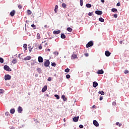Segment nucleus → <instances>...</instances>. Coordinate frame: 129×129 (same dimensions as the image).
<instances>
[{
    "instance_id": "nucleus-1",
    "label": "nucleus",
    "mask_w": 129,
    "mask_h": 129,
    "mask_svg": "<svg viewBox=\"0 0 129 129\" xmlns=\"http://www.w3.org/2000/svg\"><path fill=\"white\" fill-rule=\"evenodd\" d=\"M4 70H6V71H8V72H11L12 71V69L10 68V67L7 65H5L4 67Z\"/></svg>"
},
{
    "instance_id": "nucleus-2",
    "label": "nucleus",
    "mask_w": 129,
    "mask_h": 129,
    "mask_svg": "<svg viewBox=\"0 0 129 129\" xmlns=\"http://www.w3.org/2000/svg\"><path fill=\"white\" fill-rule=\"evenodd\" d=\"M93 46V41H90L86 44V48H89V47H92Z\"/></svg>"
},
{
    "instance_id": "nucleus-3",
    "label": "nucleus",
    "mask_w": 129,
    "mask_h": 129,
    "mask_svg": "<svg viewBox=\"0 0 129 129\" xmlns=\"http://www.w3.org/2000/svg\"><path fill=\"white\" fill-rule=\"evenodd\" d=\"M12 78V76H11V75H5V80H6L7 81V80H11Z\"/></svg>"
},
{
    "instance_id": "nucleus-4",
    "label": "nucleus",
    "mask_w": 129,
    "mask_h": 129,
    "mask_svg": "<svg viewBox=\"0 0 129 129\" xmlns=\"http://www.w3.org/2000/svg\"><path fill=\"white\" fill-rule=\"evenodd\" d=\"M44 65L45 67H49V66L50 65V61L49 60V59L46 60L44 62Z\"/></svg>"
},
{
    "instance_id": "nucleus-5",
    "label": "nucleus",
    "mask_w": 129,
    "mask_h": 129,
    "mask_svg": "<svg viewBox=\"0 0 129 129\" xmlns=\"http://www.w3.org/2000/svg\"><path fill=\"white\" fill-rule=\"evenodd\" d=\"M93 122L95 126H96V127L99 126V123H98V122H97L96 120H94Z\"/></svg>"
},
{
    "instance_id": "nucleus-6",
    "label": "nucleus",
    "mask_w": 129,
    "mask_h": 129,
    "mask_svg": "<svg viewBox=\"0 0 129 129\" xmlns=\"http://www.w3.org/2000/svg\"><path fill=\"white\" fill-rule=\"evenodd\" d=\"M93 87H94V88H96V87L98 86V83L95 81L93 82Z\"/></svg>"
},
{
    "instance_id": "nucleus-7",
    "label": "nucleus",
    "mask_w": 129,
    "mask_h": 129,
    "mask_svg": "<svg viewBox=\"0 0 129 129\" xmlns=\"http://www.w3.org/2000/svg\"><path fill=\"white\" fill-rule=\"evenodd\" d=\"M95 13L96 15H98V16L102 15V12L101 11H96Z\"/></svg>"
},
{
    "instance_id": "nucleus-8",
    "label": "nucleus",
    "mask_w": 129,
    "mask_h": 129,
    "mask_svg": "<svg viewBox=\"0 0 129 129\" xmlns=\"http://www.w3.org/2000/svg\"><path fill=\"white\" fill-rule=\"evenodd\" d=\"M18 111L19 113H22V111H23V108H22V107L19 106V107L18 108Z\"/></svg>"
},
{
    "instance_id": "nucleus-9",
    "label": "nucleus",
    "mask_w": 129,
    "mask_h": 129,
    "mask_svg": "<svg viewBox=\"0 0 129 129\" xmlns=\"http://www.w3.org/2000/svg\"><path fill=\"white\" fill-rule=\"evenodd\" d=\"M78 119H79V116H78L77 117H74L73 118V121L75 122H77V121H78Z\"/></svg>"
},
{
    "instance_id": "nucleus-10",
    "label": "nucleus",
    "mask_w": 129,
    "mask_h": 129,
    "mask_svg": "<svg viewBox=\"0 0 129 129\" xmlns=\"http://www.w3.org/2000/svg\"><path fill=\"white\" fill-rule=\"evenodd\" d=\"M104 73V71H103V70H99L97 72V74H103Z\"/></svg>"
},
{
    "instance_id": "nucleus-11",
    "label": "nucleus",
    "mask_w": 129,
    "mask_h": 129,
    "mask_svg": "<svg viewBox=\"0 0 129 129\" xmlns=\"http://www.w3.org/2000/svg\"><path fill=\"white\" fill-rule=\"evenodd\" d=\"M110 54H111V53H110L109 51L107 50L105 52V55L106 56V57H109Z\"/></svg>"
},
{
    "instance_id": "nucleus-12",
    "label": "nucleus",
    "mask_w": 129,
    "mask_h": 129,
    "mask_svg": "<svg viewBox=\"0 0 129 129\" xmlns=\"http://www.w3.org/2000/svg\"><path fill=\"white\" fill-rule=\"evenodd\" d=\"M60 33H61V31L60 30H55L53 31V34L54 35H58V34H60Z\"/></svg>"
},
{
    "instance_id": "nucleus-13",
    "label": "nucleus",
    "mask_w": 129,
    "mask_h": 129,
    "mask_svg": "<svg viewBox=\"0 0 129 129\" xmlns=\"http://www.w3.org/2000/svg\"><path fill=\"white\" fill-rule=\"evenodd\" d=\"M38 62L39 63L43 62V57L42 56H39L38 57Z\"/></svg>"
},
{
    "instance_id": "nucleus-14",
    "label": "nucleus",
    "mask_w": 129,
    "mask_h": 129,
    "mask_svg": "<svg viewBox=\"0 0 129 129\" xmlns=\"http://www.w3.org/2000/svg\"><path fill=\"white\" fill-rule=\"evenodd\" d=\"M31 56H27L26 57L24 58V61H27L28 60H31Z\"/></svg>"
},
{
    "instance_id": "nucleus-15",
    "label": "nucleus",
    "mask_w": 129,
    "mask_h": 129,
    "mask_svg": "<svg viewBox=\"0 0 129 129\" xmlns=\"http://www.w3.org/2000/svg\"><path fill=\"white\" fill-rule=\"evenodd\" d=\"M15 14H16V11L15 10H13L10 13V16H11V17H14V16H15Z\"/></svg>"
},
{
    "instance_id": "nucleus-16",
    "label": "nucleus",
    "mask_w": 129,
    "mask_h": 129,
    "mask_svg": "<svg viewBox=\"0 0 129 129\" xmlns=\"http://www.w3.org/2000/svg\"><path fill=\"white\" fill-rule=\"evenodd\" d=\"M47 90V85L44 86L42 89V92H45Z\"/></svg>"
},
{
    "instance_id": "nucleus-17",
    "label": "nucleus",
    "mask_w": 129,
    "mask_h": 129,
    "mask_svg": "<svg viewBox=\"0 0 129 129\" xmlns=\"http://www.w3.org/2000/svg\"><path fill=\"white\" fill-rule=\"evenodd\" d=\"M36 70H37V72H38V73L39 74H41V73H42V69L41 68H37Z\"/></svg>"
},
{
    "instance_id": "nucleus-18",
    "label": "nucleus",
    "mask_w": 129,
    "mask_h": 129,
    "mask_svg": "<svg viewBox=\"0 0 129 129\" xmlns=\"http://www.w3.org/2000/svg\"><path fill=\"white\" fill-rule=\"evenodd\" d=\"M60 38L61 39H65L66 38V35L64 33H61L60 35Z\"/></svg>"
},
{
    "instance_id": "nucleus-19",
    "label": "nucleus",
    "mask_w": 129,
    "mask_h": 129,
    "mask_svg": "<svg viewBox=\"0 0 129 129\" xmlns=\"http://www.w3.org/2000/svg\"><path fill=\"white\" fill-rule=\"evenodd\" d=\"M72 58H73V59H76L77 58V55L76 54L73 53V55H72Z\"/></svg>"
},
{
    "instance_id": "nucleus-20",
    "label": "nucleus",
    "mask_w": 129,
    "mask_h": 129,
    "mask_svg": "<svg viewBox=\"0 0 129 129\" xmlns=\"http://www.w3.org/2000/svg\"><path fill=\"white\" fill-rule=\"evenodd\" d=\"M15 111L16 110H15V108L11 109L10 110V113H11L12 114H14Z\"/></svg>"
},
{
    "instance_id": "nucleus-21",
    "label": "nucleus",
    "mask_w": 129,
    "mask_h": 129,
    "mask_svg": "<svg viewBox=\"0 0 129 129\" xmlns=\"http://www.w3.org/2000/svg\"><path fill=\"white\" fill-rule=\"evenodd\" d=\"M99 94H101V95H104L105 94V93L103 92V91H99L98 92Z\"/></svg>"
},
{
    "instance_id": "nucleus-22",
    "label": "nucleus",
    "mask_w": 129,
    "mask_h": 129,
    "mask_svg": "<svg viewBox=\"0 0 129 129\" xmlns=\"http://www.w3.org/2000/svg\"><path fill=\"white\" fill-rule=\"evenodd\" d=\"M111 12H113V13H116L117 12V9L115 8H112L111 9Z\"/></svg>"
},
{
    "instance_id": "nucleus-23",
    "label": "nucleus",
    "mask_w": 129,
    "mask_h": 129,
    "mask_svg": "<svg viewBox=\"0 0 129 129\" xmlns=\"http://www.w3.org/2000/svg\"><path fill=\"white\" fill-rule=\"evenodd\" d=\"M99 21L101 23H103L104 22V19H103V18H102V17H100L99 18Z\"/></svg>"
},
{
    "instance_id": "nucleus-24",
    "label": "nucleus",
    "mask_w": 129,
    "mask_h": 129,
    "mask_svg": "<svg viewBox=\"0 0 129 129\" xmlns=\"http://www.w3.org/2000/svg\"><path fill=\"white\" fill-rule=\"evenodd\" d=\"M86 7L87 8H91V7H92V6L90 4H87L86 5Z\"/></svg>"
},
{
    "instance_id": "nucleus-25",
    "label": "nucleus",
    "mask_w": 129,
    "mask_h": 129,
    "mask_svg": "<svg viewBox=\"0 0 129 129\" xmlns=\"http://www.w3.org/2000/svg\"><path fill=\"white\" fill-rule=\"evenodd\" d=\"M37 39L38 40H40V39H41V35H40V33H37Z\"/></svg>"
},
{
    "instance_id": "nucleus-26",
    "label": "nucleus",
    "mask_w": 129,
    "mask_h": 129,
    "mask_svg": "<svg viewBox=\"0 0 129 129\" xmlns=\"http://www.w3.org/2000/svg\"><path fill=\"white\" fill-rule=\"evenodd\" d=\"M73 30L71 27H68L67 28V31H68V32H70V33H71V32H72Z\"/></svg>"
},
{
    "instance_id": "nucleus-27",
    "label": "nucleus",
    "mask_w": 129,
    "mask_h": 129,
    "mask_svg": "<svg viewBox=\"0 0 129 129\" xmlns=\"http://www.w3.org/2000/svg\"><path fill=\"white\" fill-rule=\"evenodd\" d=\"M61 98H62V99L64 101H66L67 100V98H65V95H62Z\"/></svg>"
},
{
    "instance_id": "nucleus-28",
    "label": "nucleus",
    "mask_w": 129,
    "mask_h": 129,
    "mask_svg": "<svg viewBox=\"0 0 129 129\" xmlns=\"http://www.w3.org/2000/svg\"><path fill=\"white\" fill-rule=\"evenodd\" d=\"M54 97H56V99H60V96L58 95H54Z\"/></svg>"
},
{
    "instance_id": "nucleus-29",
    "label": "nucleus",
    "mask_w": 129,
    "mask_h": 129,
    "mask_svg": "<svg viewBox=\"0 0 129 129\" xmlns=\"http://www.w3.org/2000/svg\"><path fill=\"white\" fill-rule=\"evenodd\" d=\"M12 63L13 64H16V63H17V59H16V58L13 59V60L12 61Z\"/></svg>"
},
{
    "instance_id": "nucleus-30",
    "label": "nucleus",
    "mask_w": 129,
    "mask_h": 129,
    "mask_svg": "<svg viewBox=\"0 0 129 129\" xmlns=\"http://www.w3.org/2000/svg\"><path fill=\"white\" fill-rule=\"evenodd\" d=\"M70 71V69L69 68H67L66 70H64V72H66L67 73H68Z\"/></svg>"
},
{
    "instance_id": "nucleus-31",
    "label": "nucleus",
    "mask_w": 129,
    "mask_h": 129,
    "mask_svg": "<svg viewBox=\"0 0 129 129\" xmlns=\"http://www.w3.org/2000/svg\"><path fill=\"white\" fill-rule=\"evenodd\" d=\"M27 14H28V15H31L32 14V11H31V10H28Z\"/></svg>"
},
{
    "instance_id": "nucleus-32",
    "label": "nucleus",
    "mask_w": 129,
    "mask_h": 129,
    "mask_svg": "<svg viewBox=\"0 0 129 129\" xmlns=\"http://www.w3.org/2000/svg\"><path fill=\"white\" fill-rule=\"evenodd\" d=\"M51 66H52V67H56V63L51 62Z\"/></svg>"
},
{
    "instance_id": "nucleus-33",
    "label": "nucleus",
    "mask_w": 129,
    "mask_h": 129,
    "mask_svg": "<svg viewBox=\"0 0 129 129\" xmlns=\"http://www.w3.org/2000/svg\"><path fill=\"white\" fill-rule=\"evenodd\" d=\"M23 47L25 49V50H27V48H28L27 44H24V45H23Z\"/></svg>"
},
{
    "instance_id": "nucleus-34",
    "label": "nucleus",
    "mask_w": 129,
    "mask_h": 129,
    "mask_svg": "<svg viewBox=\"0 0 129 129\" xmlns=\"http://www.w3.org/2000/svg\"><path fill=\"white\" fill-rule=\"evenodd\" d=\"M116 125H118V126H121V123H119V122H116Z\"/></svg>"
},
{
    "instance_id": "nucleus-35",
    "label": "nucleus",
    "mask_w": 129,
    "mask_h": 129,
    "mask_svg": "<svg viewBox=\"0 0 129 129\" xmlns=\"http://www.w3.org/2000/svg\"><path fill=\"white\" fill-rule=\"evenodd\" d=\"M80 6L82 7L83 6V0H80Z\"/></svg>"
},
{
    "instance_id": "nucleus-36",
    "label": "nucleus",
    "mask_w": 129,
    "mask_h": 129,
    "mask_svg": "<svg viewBox=\"0 0 129 129\" xmlns=\"http://www.w3.org/2000/svg\"><path fill=\"white\" fill-rule=\"evenodd\" d=\"M62 8L65 9V8H66V4L65 3H62Z\"/></svg>"
},
{
    "instance_id": "nucleus-37",
    "label": "nucleus",
    "mask_w": 129,
    "mask_h": 129,
    "mask_svg": "<svg viewBox=\"0 0 129 129\" xmlns=\"http://www.w3.org/2000/svg\"><path fill=\"white\" fill-rule=\"evenodd\" d=\"M4 62V58L0 57V63H3Z\"/></svg>"
},
{
    "instance_id": "nucleus-38",
    "label": "nucleus",
    "mask_w": 129,
    "mask_h": 129,
    "mask_svg": "<svg viewBox=\"0 0 129 129\" xmlns=\"http://www.w3.org/2000/svg\"><path fill=\"white\" fill-rule=\"evenodd\" d=\"M5 92V91L3 89H0V94H3Z\"/></svg>"
},
{
    "instance_id": "nucleus-39",
    "label": "nucleus",
    "mask_w": 129,
    "mask_h": 129,
    "mask_svg": "<svg viewBox=\"0 0 129 129\" xmlns=\"http://www.w3.org/2000/svg\"><path fill=\"white\" fill-rule=\"evenodd\" d=\"M31 27L32 28H34V29H36V25H35L34 24H32Z\"/></svg>"
},
{
    "instance_id": "nucleus-40",
    "label": "nucleus",
    "mask_w": 129,
    "mask_h": 129,
    "mask_svg": "<svg viewBox=\"0 0 129 129\" xmlns=\"http://www.w3.org/2000/svg\"><path fill=\"white\" fill-rule=\"evenodd\" d=\"M71 76H70V75H66V78L67 79H69V78H70Z\"/></svg>"
},
{
    "instance_id": "nucleus-41",
    "label": "nucleus",
    "mask_w": 129,
    "mask_h": 129,
    "mask_svg": "<svg viewBox=\"0 0 129 129\" xmlns=\"http://www.w3.org/2000/svg\"><path fill=\"white\" fill-rule=\"evenodd\" d=\"M53 54H54V55H58L59 54V53L57 52V51H54V52H53Z\"/></svg>"
},
{
    "instance_id": "nucleus-42",
    "label": "nucleus",
    "mask_w": 129,
    "mask_h": 129,
    "mask_svg": "<svg viewBox=\"0 0 129 129\" xmlns=\"http://www.w3.org/2000/svg\"><path fill=\"white\" fill-rule=\"evenodd\" d=\"M92 14H93L92 12H89L88 13V16H89V17H91V16H92Z\"/></svg>"
},
{
    "instance_id": "nucleus-43",
    "label": "nucleus",
    "mask_w": 129,
    "mask_h": 129,
    "mask_svg": "<svg viewBox=\"0 0 129 129\" xmlns=\"http://www.w3.org/2000/svg\"><path fill=\"white\" fill-rule=\"evenodd\" d=\"M128 70H125L124 71V74H128Z\"/></svg>"
},
{
    "instance_id": "nucleus-44",
    "label": "nucleus",
    "mask_w": 129,
    "mask_h": 129,
    "mask_svg": "<svg viewBox=\"0 0 129 129\" xmlns=\"http://www.w3.org/2000/svg\"><path fill=\"white\" fill-rule=\"evenodd\" d=\"M10 115V113L9 112H6L5 113V115H7V116Z\"/></svg>"
},
{
    "instance_id": "nucleus-45",
    "label": "nucleus",
    "mask_w": 129,
    "mask_h": 129,
    "mask_svg": "<svg viewBox=\"0 0 129 129\" xmlns=\"http://www.w3.org/2000/svg\"><path fill=\"white\" fill-rule=\"evenodd\" d=\"M18 8H19V9H20V10H21L23 7H22L21 5H19L18 6Z\"/></svg>"
},
{
    "instance_id": "nucleus-46",
    "label": "nucleus",
    "mask_w": 129,
    "mask_h": 129,
    "mask_svg": "<svg viewBox=\"0 0 129 129\" xmlns=\"http://www.w3.org/2000/svg\"><path fill=\"white\" fill-rule=\"evenodd\" d=\"M79 127H80V128H83V127H84L83 125L80 124L79 125Z\"/></svg>"
},
{
    "instance_id": "nucleus-47",
    "label": "nucleus",
    "mask_w": 129,
    "mask_h": 129,
    "mask_svg": "<svg viewBox=\"0 0 129 129\" xmlns=\"http://www.w3.org/2000/svg\"><path fill=\"white\" fill-rule=\"evenodd\" d=\"M47 80L48 81H51L52 80V78H51V77H49L48 78Z\"/></svg>"
},
{
    "instance_id": "nucleus-48",
    "label": "nucleus",
    "mask_w": 129,
    "mask_h": 129,
    "mask_svg": "<svg viewBox=\"0 0 129 129\" xmlns=\"http://www.w3.org/2000/svg\"><path fill=\"white\" fill-rule=\"evenodd\" d=\"M38 49H39V50H41L42 49V45H39Z\"/></svg>"
},
{
    "instance_id": "nucleus-49",
    "label": "nucleus",
    "mask_w": 129,
    "mask_h": 129,
    "mask_svg": "<svg viewBox=\"0 0 129 129\" xmlns=\"http://www.w3.org/2000/svg\"><path fill=\"white\" fill-rule=\"evenodd\" d=\"M113 17L115 18H117V14H114Z\"/></svg>"
},
{
    "instance_id": "nucleus-50",
    "label": "nucleus",
    "mask_w": 129,
    "mask_h": 129,
    "mask_svg": "<svg viewBox=\"0 0 129 129\" xmlns=\"http://www.w3.org/2000/svg\"><path fill=\"white\" fill-rule=\"evenodd\" d=\"M99 99H100V101L102 100V99H103V96H100Z\"/></svg>"
},
{
    "instance_id": "nucleus-51",
    "label": "nucleus",
    "mask_w": 129,
    "mask_h": 129,
    "mask_svg": "<svg viewBox=\"0 0 129 129\" xmlns=\"http://www.w3.org/2000/svg\"><path fill=\"white\" fill-rule=\"evenodd\" d=\"M85 56H86V57H88V56H89V54L88 53H85Z\"/></svg>"
},
{
    "instance_id": "nucleus-52",
    "label": "nucleus",
    "mask_w": 129,
    "mask_h": 129,
    "mask_svg": "<svg viewBox=\"0 0 129 129\" xmlns=\"http://www.w3.org/2000/svg\"><path fill=\"white\" fill-rule=\"evenodd\" d=\"M117 7H119L120 6V4L119 3H117L116 4Z\"/></svg>"
},
{
    "instance_id": "nucleus-53",
    "label": "nucleus",
    "mask_w": 129,
    "mask_h": 129,
    "mask_svg": "<svg viewBox=\"0 0 129 129\" xmlns=\"http://www.w3.org/2000/svg\"><path fill=\"white\" fill-rule=\"evenodd\" d=\"M116 104V102H112V105H115Z\"/></svg>"
},
{
    "instance_id": "nucleus-54",
    "label": "nucleus",
    "mask_w": 129,
    "mask_h": 129,
    "mask_svg": "<svg viewBox=\"0 0 129 129\" xmlns=\"http://www.w3.org/2000/svg\"><path fill=\"white\" fill-rule=\"evenodd\" d=\"M58 9V5H56L55 7V9L57 10Z\"/></svg>"
},
{
    "instance_id": "nucleus-55",
    "label": "nucleus",
    "mask_w": 129,
    "mask_h": 129,
    "mask_svg": "<svg viewBox=\"0 0 129 129\" xmlns=\"http://www.w3.org/2000/svg\"><path fill=\"white\" fill-rule=\"evenodd\" d=\"M28 46H29L28 47L29 49H31V50L32 49H33V48H32V46H31L30 45H28Z\"/></svg>"
},
{
    "instance_id": "nucleus-56",
    "label": "nucleus",
    "mask_w": 129,
    "mask_h": 129,
    "mask_svg": "<svg viewBox=\"0 0 129 129\" xmlns=\"http://www.w3.org/2000/svg\"><path fill=\"white\" fill-rule=\"evenodd\" d=\"M45 96H47V97H49V94H46Z\"/></svg>"
},
{
    "instance_id": "nucleus-57",
    "label": "nucleus",
    "mask_w": 129,
    "mask_h": 129,
    "mask_svg": "<svg viewBox=\"0 0 129 129\" xmlns=\"http://www.w3.org/2000/svg\"><path fill=\"white\" fill-rule=\"evenodd\" d=\"M92 108H95L96 106H95V105H94L92 106Z\"/></svg>"
},
{
    "instance_id": "nucleus-58",
    "label": "nucleus",
    "mask_w": 129,
    "mask_h": 129,
    "mask_svg": "<svg viewBox=\"0 0 129 129\" xmlns=\"http://www.w3.org/2000/svg\"><path fill=\"white\" fill-rule=\"evenodd\" d=\"M48 52H50L51 51V49H50L49 48L47 49V50Z\"/></svg>"
},
{
    "instance_id": "nucleus-59",
    "label": "nucleus",
    "mask_w": 129,
    "mask_h": 129,
    "mask_svg": "<svg viewBox=\"0 0 129 129\" xmlns=\"http://www.w3.org/2000/svg\"><path fill=\"white\" fill-rule=\"evenodd\" d=\"M54 12H55V13H57V9H54Z\"/></svg>"
},
{
    "instance_id": "nucleus-60",
    "label": "nucleus",
    "mask_w": 129,
    "mask_h": 129,
    "mask_svg": "<svg viewBox=\"0 0 129 129\" xmlns=\"http://www.w3.org/2000/svg\"><path fill=\"white\" fill-rule=\"evenodd\" d=\"M101 3H104V0H101Z\"/></svg>"
},
{
    "instance_id": "nucleus-61",
    "label": "nucleus",
    "mask_w": 129,
    "mask_h": 129,
    "mask_svg": "<svg viewBox=\"0 0 129 129\" xmlns=\"http://www.w3.org/2000/svg\"><path fill=\"white\" fill-rule=\"evenodd\" d=\"M44 28H45V29H47V25H44Z\"/></svg>"
},
{
    "instance_id": "nucleus-62",
    "label": "nucleus",
    "mask_w": 129,
    "mask_h": 129,
    "mask_svg": "<svg viewBox=\"0 0 129 129\" xmlns=\"http://www.w3.org/2000/svg\"><path fill=\"white\" fill-rule=\"evenodd\" d=\"M29 52H31L32 51V49L29 48Z\"/></svg>"
},
{
    "instance_id": "nucleus-63",
    "label": "nucleus",
    "mask_w": 129,
    "mask_h": 129,
    "mask_svg": "<svg viewBox=\"0 0 129 129\" xmlns=\"http://www.w3.org/2000/svg\"><path fill=\"white\" fill-rule=\"evenodd\" d=\"M119 43H120V44H122V41H120L119 42Z\"/></svg>"
},
{
    "instance_id": "nucleus-64",
    "label": "nucleus",
    "mask_w": 129,
    "mask_h": 129,
    "mask_svg": "<svg viewBox=\"0 0 129 129\" xmlns=\"http://www.w3.org/2000/svg\"><path fill=\"white\" fill-rule=\"evenodd\" d=\"M11 129H15V127H12L11 128Z\"/></svg>"
}]
</instances>
